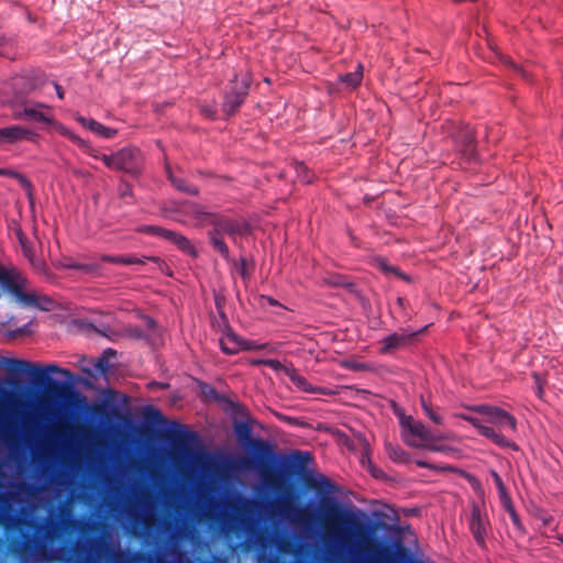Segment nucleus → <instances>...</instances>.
I'll return each mask as SVG.
<instances>
[{
  "instance_id": "obj_1",
  "label": "nucleus",
  "mask_w": 563,
  "mask_h": 563,
  "mask_svg": "<svg viewBox=\"0 0 563 563\" xmlns=\"http://www.w3.org/2000/svg\"><path fill=\"white\" fill-rule=\"evenodd\" d=\"M364 518L365 515L361 510L340 509L333 505L327 509L324 525L329 533L341 542L361 550H369L372 542L367 538Z\"/></svg>"
},
{
  "instance_id": "obj_2",
  "label": "nucleus",
  "mask_w": 563,
  "mask_h": 563,
  "mask_svg": "<svg viewBox=\"0 0 563 563\" xmlns=\"http://www.w3.org/2000/svg\"><path fill=\"white\" fill-rule=\"evenodd\" d=\"M404 441L413 448L426 449L433 452H445L459 455L460 451L445 444L444 441L454 439L453 433L435 435L422 422L411 416L401 418Z\"/></svg>"
},
{
  "instance_id": "obj_3",
  "label": "nucleus",
  "mask_w": 563,
  "mask_h": 563,
  "mask_svg": "<svg viewBox=\"0 0 563 563\" xmlns=\"http://www.w3.org/2000/svg\"><path fill=\"white\" fill-rule=\"evenodd\" d=\"M11 107L15 109L13 112L14 119H25L38 123H44L63 136H66L70 131L63 123L55 119L53 108L46 103L22 101L20 100V97L16 96L12 101Z\"/></svg>"
},
{
  "instance_id": "obj_4",
  "label": "nucleus",
  "mask_w": 563,
  "mask_h": 563,
  "mask_svg": "<svg viewBox=\"0 0 563 563\" xmlns=\"http://www.w3.org/2000/svg\"><path fill=\"white\" fill-rule=\"evenodd\" d=\"M209 224L213 225V230L209 233L213 249L223 257H229V247L223 241V234H228L235 240L236 234H241V224L232 219L216 213H213Z\"/></svg>"
},
{
  "instance_id": "obj_5",
  "label": "nucleus",
  "mask_w": 563,
  "mask_h": 563,
  "mask_svg": "<svg viewBox=\"0 0 563 563\" xmlns=\"http://www.w3.org/2000/svg\"><path fill=\"white\" fill-rule=\"evenodd\" d=\"M174 450L179 460L184 463L197 466L209 464V454L201 448L195 435H181L174 443Z\"/></svg>"
},
{
  "instance_id": "obj_6",
  "label": "nucleus",
  "mask_w": 563,
  "mask_h": 563,
  "mask_svg": "<svg viewBox=\"0 0 563 563\" xmlns=\"http://www.w3.org/2000/svg\"><path fill=\"white\" fill-rule=\"evenodd\" d=\"M251 82L252 77L250 74H244L241 76V78H239V76L234 77L231 90L227 93L223 103V111L227 114L235 113L240 106L244 102V99L249 93Z\"/></svg>"
},
{
  "instance_id": "obj_7",
  "label": "nucleus",
  "mask_w": 563,
  "mask_h": 563,
  "mask_svg": "<svg viewBox=\"0 0 563 563\" xmlns=\"http://www.w3.org/2000/svg\"><path fill=\"white\" fill-rule=\"evenodd\" d=\"M472 410L484 415L485 421L492 424L497 426L499 429H510L511 431L516 430V419L509 412L493 406H476L471 408Z\"/></svg>"
},
{
  "instance_id": "obj_8",
  "label": "nucleus",
  "mask_w": 563,
  "mask_h": 563,
  "mask_svg": "<svg viewBox=\"0 0 563 563\" xmlns=\"http://www.w3.org/2000/svg\"><path fill=\"white\" fill-rule=\"evenodd\" d=\"M426 329L427 328H424L420 331H417V332L402 331L400 333L399 332L391 333L378 342V345H379L378 352L380 354L386 355V354H390L397 350L404 349V347L408 346L409 344H411L415 341L416 336L419 333L424 332Z\"/></svg>"
},
{
  "instance_id": "obj_9",
  "label": "nucleus",
  "mask_w": 563,
  "mask_h": 563,
  "mask_svg": "<svg viewBox=\"0 0 563 563\" xmlns=\"http://www.w3.org/2000/svg\"><path fill=\"white\" fill-rule=\"evenodd\" d=\"M115 155V170H123L125 173L136 175L141 170L142 156L136 147H124L114 153Z\"/></svg>"
},
{
  "instance_id": "obj_10",
  "label": "nucleus",
  "mask_w": 563,
  "mask_h": 563,
  "mask_svg": "<svg viewBox=\"0 0 563 563\" xmlns=\"http://www.w3.org/2000/svg\"><path fill=\"white\" fill-rule=\"evenodd\" d=\"M8 366V369L11 372H23L29 369L30 374H37L40 372L46 373V374H62L66 378H71V374L69 371L58 367L57 365L51 364L47 365L43 371L35 364L21 361V360H14L9 358L4 362Z\"/></svg>"
},
{
  "instance_id": "obj_11",
  "label": "nucleus",
  "mask_w": 563,
  "mask_h": 563,
  "mask_svg": "<svg viewBox=\"0 0 563 563\" xmlns=\"http://www.w3.org/2000/svg\"><path fill=\"white\" fill-rule=\"evenodd\" d=\"M0 133L2 135L3 144H13L21 141L35 142L38 139V134L36 132L18 124L0 128Z\"/></svg>"
},
{
  "instance_id": "obj_12",
  "label": "nucleus",
  "mask_w": 563,
  "mask_h": 563,
  "mask_svg": "<svg viewBox=\"0 0 563 563\" xmlns=\"http://www.w3.org/2000/svg\"><path fill=\"white\" fill-rule=\"evenodd\" d=\"M181 212H184L186 219L183 222H189L197 225L209 224L213 213L208 212L203 206L196 203H184L181 205Z\"/></svg>"
},
{
  "instance_id": "obj_13",
  "label": "nucleus",
  "mask_w": 563,
  "mask_h": 563,
  "mask_svg": "<svg viewBox=\"0 0 563 563\" xmlns=\"http://www.w3.org/2000/svg\"><path fill=\"white\" fill-rule=\"evenodd\" d=\"M455 417H459V418H461L463 420H466L470 423H472L478 430V432L482 435H484L487 439L492 440L494 443H496V444H498L500 446H510V441L509 440H507L499 432L495 431L493 428L487 427V426L481 423V421L477 418H474V417H471V416H466V415H461V413H456Z\"/></svg>"
},
{
  "instance_id": "obj_14",
  "label": "nucleus",
  "mask_w": 563,
  "mask_h": 563,
  "mask_svg": "<svg viewBox=\"0 0 563 563\" xmlns=\"http://www.w3.org/2000/svg\"><path fill=\"white\" fill-rule=\"evenodd\" d=\"M454 140L459 150L463 155L471 157L475 153V135L470 125L462 126L454 135Z\"/></svg>"
},
{
  "instance_id": "obj_15",
  "label": "nucleus",
  "mask_w": 563,
  "mask_h": 563,
  "mask_svg": "<svg viewBox=\"0 0 563 563\" xmlns=\"http://www.w3.org/2000/svg\"><path fill=\"white\" fill-rule=\"evenodd\" d=\"M286 375L289 377L291 383L301 391L322 394V395H334L335 391L323 387H313L303 376H301L295 368H286Z\"/></svg>"
},
{
  "instance_id": "obj_16",
  "label": "nucleus",
  "mask_w": 563,
  "mask_h": 563,
  "mask_svg": "<svg viewBox=\"0 0 563 563\" xmlns=\"http://www.w3.org/2000/svg\"><path fill=\"white\" fill-rule=\"evenodd\" d=\"M470 529L476 542L483 545L487 534V520L481 515V511L477 507H474L472 510Z\"/></svg>"
},
{
  "instance_id": "obj_17",
  "label": "nucleus",
  "mask_w": 563,
  "mask_h": 563,
  "mask_svg": "<svg viewBox=\"0 0 563 563\" xmlns=\"http://www.w3.org/2000/svg\"><path fill=\"white\" fill-rule=\"evenodd\" d=\"M490 476L498 489V493H499V499H500V503L501 505L504 506V508L511 515V518L515 522H517L518 518H517V515L514 510V506H512V501H511V498H510V495L508 494L507 492V488L501 479V477L499 476V474L496 472V471H490Z\"/></svg>"
},
{
  "instance_id": "obj_18",
  "label": "nucleus",
  "mask_w": 563,
  "mask_h": 563,
  "mask_svg": "<svg viewBox=\"0 0 563 563\" xmlns=\"http://www.w3.org/2000/svg\"><path fill=\"white\" fill-rule=\"evenodd\" d=\"M76 121L80 123L84 128L90 130L91 132L100 135L104 139H112L117 135V130L104 126L93 119H86L81 115L76 117Z\"/></svg>"
},
{
  "instance_id": "obj_19",
  "label": "nucleus",
  "mask_w": 563,
  "mask_h": 563,
  "mask_svg": "<svg viewBox=\"0 0 563 563\" xmlns=\"http://www.w3.org/2000/svg\"><path fill=\"white\" fill-rule=\"evenodd\" d=\"M221 350L227 354H235L242 349V340L232 332L225 333L220 339Z\"/></svg>"
},
{
  "instance_id": "obj_20",
  "label": "nucleus",
  "mask_w": 563,
  "mask_h": 563,
  "mask_svg": "<svg viewBox=\"0 0 563 563\" xmlns=\"http://www.w3.org/2000/svg\"><path fill=\"white\" fill-rule=\"evenodd\" d=\"M146 257L139 258L132 255H120V256H111V255H102L101 261L118 264V265H134V264H144Z\"/></svg>"
},
{
  "instance_id": "obj_21",
  "label": "nucleus",
  "mask_w": 563,
  "mask_h": 563,
  "mask_svg": "<svg viewBox=\"0 0 563 563\" xmlns=\"http://www.w3.org/2000/svg\"><path fill=\"white\" fill-rule=\"evenodd\" d=\"M65 137L77 144L89 156L96 159H100L101 153L97 148L92 147L88 142L73 133L71 131H69Z\"/></svg>"
},
{
  "instance_id": "obj_22",
  "label": "nucleus",
  "mask_w": 563,
  "mask_h": 563,
  "mask_svg": "<svg viewBox=\"0 0 563 563\" xmlns=\"http://www.w3.org/2000/svg\"><path fill=\"white\" fill-rule=\"evenodd\" d=\"M363 79L362 66L358 65L357 70L354 73L345 74L340 77L342 84H344L350 89H355L358 87Z\"/></svg>"
},
{
  "instance_id": "obj_23",
  "label": "nucleus",
  "mask_w": 563,
  "mask_h": 563,
  "mask_svg": "<svg viewBox=\"0 0 563 563\" xmlns=\"http://www.w3.org/2000/svg\"><path fill=\"white\" fill-rule=\"evenodd\" d=\"M167 240L176 244L181 251H185L189 254H195V249L187 238L172 231V236H168Z\"/></svg>"
},
{
  "instance_id": "obj_24",
  "label": "nucleus",
  "mask_w": 563,
  "mask_h": 563,
  "mask_svg": "<svg viewBox=\"0 0 563 563\" xmlns=\"http://www.w3.org/2000/svg\"><path fill=\"white\" fill-rule=\"evenodd\" d=\"M62 265L65 268H73V269H79L84 271L86 273H91L98 268L96 264H87V263H80L78 261H75L73 258H65L62 263Z\"/></svg>"
},
{
  "instance_id": "obj_25",
  "label": "nucleus",
  "mask_w": 563,
  "mask_h": 563,
  "mask_svg": "<svg viewBox=\"0 0 563 563\" xmlns=\"http://www.w3.org/2000/svg\"><path fill=\"white\" fill-rule=\"evenodd\" d=\"M421 400V407L424 412V415L435 424H442L443 418L440 416L431 406L430 402H428L423 396L420 398Z\"/></svg>"
},
{
  "instance_id": "obj_26",
  "label": "nucleus",
  "mask_w": 563,
  "mask_h": 563,
  "mask_svg": "<svg viewBox=\"0 0 563 563\" xmlns=\"http://www.w3.org/2000/svg\"><path fill=\"white\" fill-rule=\"evenodd\" d=\"M137 231L141 232V233L157 235V236L163 238L165 240H167L168 236H172V231L170 230H167V229H164V228H161V227H156V225H143V227H140L137 229Z\"/></svg>"
},
{
  "instance_id": "obj_27",
  "label": "nucleus",
  "mask_w": 563,
  "mask_h": 563,
  "mask_svg": "<svg viewBox=\"0 0 563 563\" xmlns=\"http://www.w3.org/2000/svg\"><path fill=\"white\" fill-rule=\"evenodd\" d=\"M166 170H167V174H168V177L170 179V181L173 183V185L181 190V191H185L187 194H190V195H198V189L196 187H192V186H188L184 183L183 179H179V178H176L172 175V172L169 169V167L167 166L166 167Z\"/></svg>"
},
{
  "instance_id": "obj_28",
  "label": "nucleus",
  "mask_w": 563,
  "mask_h": 563,
  "mask_svg": "<svg viewBox=\"0 0 563 563\" xmlns=\"http://www.w3.org/2000/svg\"><path fill=\"white\" fill-rule=\"evenodd\" d=\"M296 172L301 181L309 184L312 180V173L301 163L296 164Z\"/></svg>"
},
{
  "instance_id": "obj_29",
  "label": "nucleus",
  "mask_w": 563,
  "mask_h": 563,
  "mask_svg": "<svg viewBox=\"0 0 563 563\" xmlns=\"http://www.w3.org/2000/svg\"><path fill=\"white\" fill-rule=\"evenodd\" d=\"M416 464L419 467H426V468L435 470V471H449V472H455L456 471L455 467L450 466V465H434V464H431V463L422 461V460H417Z\"/></svg>"
},
{
  "instance_id": "obj_30",
  "label": "nucleus",
  "mask_w": 563,
  "mask_h": 563,
  "mask_svg": "<svg viewBox=\"0 0 563 563\" xmlns=\"http://www.w3.org/2000/svg\"><path fill=\"white\" fill-rule=\"evenodd\" d=\"M313 486L321 490L332 492L334 489V486L332 485L331 481L324 476H320L314 481Z\"/></svg>"
},
{
  "instance_id": "obj_31",
  "label": "nucleus",
  "mask_w": 563,
  "mask_h": 563,
  "mask_svg": "<svg viewBox=\"0 0 563 563\" xmlns=\"http://www.w3.org/2000/svg\"><path fill=\"white\" fill-rule=\"evenodd\" d=\"M107 354L113 355L114 352L112 350H108V351L104 352L103 356L98 360V362L96 363L95 367H96V371L99 372V373H106L108 367H109L108 360H107Z\"/></svg>"
},
{
  "instance_id": "obj_32",
  "label": "nucleus",
  "mask_w": 563,
  "mask_h": 563,
  "mask_svg": "<svg viewBox=\"0 0 563 563\" xmlns=\"http://www.w3.org/2000/svg\"><path fill=\"white\" fill-rule=\"evenodd\" d=\"M375 266L384 273H397L395 267H390L384 258H376Z\"/></svg>"
},
{
  "instance_id": "obj_33",
  "label": "nucleus",
  "mask_w": 563,
  "mask_h": 563,
  "mask_svg": "<svg viewBox=\"0 0 563 563\" xmlns=\"http://www.w3.org/2000/svg\"><path fill=\"white\" fill-rule=\"evenodd\" d=\"M533 378H534V382L537 385V395L540 399H542L543 395H544V383L545 382L538 373L533 374Z\"/></svg>"
},
{
  "instance_id": "obj_34",
  "label": "nucleus",
  "mask_w": 563,
  "mask_h": 563,
  "mask_svg": "<svg viewBox=\"0 0 563 563\" xmlns=\"http://www.w3.org/2000/svg\"><path fill=\"white\" fill-rule=\"evenodd\" d=\"M255 364H265L275 371L284 369L286 372L287 368L277 360L256 361Z\"/></svg>"
},
{
  "instance_id": "obj_35",
  "label": "nucleus",
  "mask_w": 563,
  "mask_h": 563,
  "mask_svg": "<svg viewBox=\"0 0 563 563\" xmlns=\"http://www.w3.org/2000/svg\"><path fill=\"white\" fill-rule=\"evenodd\" d=\"M100 159L104 163V165L108 168L115 170V155L114 154H112V155L101 154Z\"/></svg>"
},
{
  "instance_id": "obj_36",
  "label": "nucleus",
  "mask_w": 563,
  "mask_h": 563,
  "mask_svg": "<svg viewBox=\"0 0 563 563\" xmlns=\"http://www.w3.org/2000/svg\"><path fill=\"white\" fill-rule=\"evenodd\" d=\"M262 347H263V345H258L255 342L242 340V349L241 350H258Z\"/></svg>"
},
{
  "instance_id": "obj_37",
  "label": "nucleus",
  "mask_w": 563,
  "mask_h": 563,
  "mask_svg": "<svg viewBox=\"0 0 563 563\" xmlns=\"http://www.w3.org/2000/svg\"><path fill=\"white\" fill-rule=\"evenodd\" d=\"M21 244H22V247H23V251H24V255L30 260L32 261L33 258V254L31 252V249L21 240Z\"/></svg>"
},
{
  "instance_id": "obj_38",
  "label": "nucleus",
  "mask_w": 563,
  "mask_h": 563,
  "mask_svg": "<svg viewBox=\"0 0 563 563\" xmlns=\"http://www.w3.org/2000/svg\"><path fill=\"white\" fill-rule=\"evenodd\" d=\"M73 174L77 177H90V173L82 169H73Z\"/></svg>"
},
{
  "instance_id": "obj_39",
  "label": "nucleus",
  "mask_w": 563,
  "mask_h": 563,
  "mask_svg": "<svg viewBox=\"0 0 563 563\" xmlns=\"http://www.w3.org/2000/svg\"><path fill=\"white\" fill-rule=\"evenodd\" d=\"M131 195V187L128 184H124L121 186V196H130Z\"/></svg>"
},
{
  "instance_id": "obj_40",
  "label": "nucleus",
  "mask_w": 563,
  "mask_h": 563,
  "mask_svg": "<svg viewBox=\"0 0 563 563\" xmlns=\"http://www.w3.org/2000/svg\"><path fill=\"white\" fill-rule=\"evenodd\" d=\"M56 93L59 99H64V90L59 85H55Z\"/></svg>"
},
{
  "instance_id": "obj_41",
  "label": "nucleus",
  "mask_w": 563,
  "mask_h": 563,
  "mask_svg": "<svg viewBox=\"0 0 563 563\" xmlns=\"http://www.w3.org/2000/svg\"><path fill=\"white\" fill-rule=\"evenodd\" d=\"M0 175H15L13 172L7 170V169H0Z\"/></svg>"
},
{
  "instance_id": "obj_42",
  "label": "nucleus",
  "mask_w": 563,
  "mask_h": 563,
  "mask_svg": "<svg viewBox=\"0 0 563 563\" xmlns=\"http://www.w3.org/2000/svg\"><path fill=\"white\" fill-rule=\"evenodd\" d=\"M23 81H24L23 77L15 78L14 85L15 86H21Z\"/></svg>"
},
{
  "instance_id": "obj_43",
  "label": "nucleus",
  "mask_w": 563,
  "mask_h": 563,
  "mask_svg": "<svg viewBox=\"0 0 563 563\" xmlns=\"http://www.w3.org/2000/svg\"><path fill=\"white\" fill-rule=\"evenodd\" d=\"M151 386H157L159 388H166L167 387V385L162 384V383H152Z\"/></svg>"
},
{
  "instance_id": "obj_44",
  "label": "nucleus",
  "mask_w": 563,
  "mask_h": 563,
  "mask_svg": "<svg viewBox=\"0 0 563 563\" xmlns=\"http://www.w3.org/2000/svg\"><path fill=\"white\" fill-rule=\"evenodd\" d=\"M32 89H33V88H32V86H30L29 88H25V89L23 90V93H25V95H26V93L31 92V91H32Z\"/></svg>"
},
{
  "instance_id": "obj_45",
  "label": "nucleus",
  "mask_w": 563,
  "mask_h": 563,
  "mask_svg": "<svg viewBox=\"0 0 563 563\" xmlns=\"http://www.w3.org/2000/svg\"><path fill=\"white\" fill-rule=\"evenodd\" d=\"M563 542V538L560 539Z\"/></svg>"
}]
</instances>
